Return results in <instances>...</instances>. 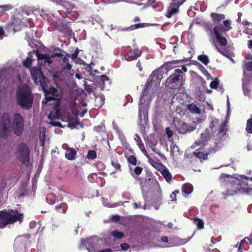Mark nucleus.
<instances>
[{"label":"nucleus","instance_id":"nucleus-1","mask_svg":"<svg viewBox=\"0 0 252 252\" xmlns=\"http://www.w3.org/2000/svg\"><path fill=\"white\" fill-rule=\"evenodd\" d=\"M187 68L182 66L181 69H176L174 73L170 75L165 81V86L170 89H176L184 85L185 81V74L183 71L186 72Z\"/></svg>","mask_w":252,"mask_h":252},{"label":"nucleus","instance_id":"nucleus-2","mask_svg":"<svg viewBox=\"0 0 252 252\" xmlns=\"http://www.w3.org/2000/svg\"><path fill=\"white\" fill-rule=\"evenodd\" d=\"M17 103L23 109L29 110L32 106L33 96L28 90L21 89L16 93Z\"/></svg>","mask_w":252,"mask_h":252},{"label":"nucleus","instance_id":"nucleus-3","mask_svg":"<svg viewBox=\"0 0 252 252\" xmlns=\"http://www.w3.org/2000/svg\"><path fill=\"white\" fill-rule=\"evenodd\" d=\"M233 183L236 185V189L239 192L248 194H252V178L245 175H241L236 178Z\"/></svg>","mask_w":252,"mask_h":252},{"label":"nucleus","instance_id":"nucleus-4","mask_svg":"<svg viewBox=\"0 0 252 252\" xmlns=\"http://www.w3.org/2000/svg\"><path fill=\"white\" fill-rule=\"evenodd\" d=\"M30 148L26 143L21 142L18 145L15 152L16 158L26 166H28L30 164Z\"/></svg>","mask_w":252,"mask_h":252},{"label":"nucleus","instance_id":"nucleus-5","mask_svg":"<svg viewBox=\"0 0 252 252\" xmlns=\"http://www.w3.org/2000/svg\"><path fill=\"white\" fill-rule=\"evenodd\" d=\"M16 212L17 215H12L6 210L0 212V228H4L9 224L13 223L22 220L23 215L19 214L17 210H16Z\"/></svg>","mask_w":252,"mask_h":252},{"label":"nucleus","instance_id":"nucleus-6","mask_svg":"<svg viewBox=\"0 0 252 252\" xmlns=\"http://www.w3.org/2000/svg\"><path fill=\"white\" fill-rule=\"evenodd\" d=\"M30 73L34 83L35 85H40L42 88L47 83L48 80L43 74L40 66L32 67Z\"/></svg>","mask_w":252,"mask_h":252},{"label":"nucleus","instance_id":"nucleus-7","mask_svg":"<svg viewBox=\"0 0 252 252\" xmlns=\"http://www.w3.org/2000/svg\"><path fill=\"white\" fill-rule=\"evenodd\" d=\"M173 123L176 131L181 134L190 133L196 128V125L195 123H194V124L190 125L177 117L174 118Z\"/></svg>","mask_w":252,"mask_h":252},{"label":"nucleus","instance_id":"nucleus-8","mask_svg":"<svg viewBox=\"0 0 252 252\" xmlns=\"http://www.w3.org/2000/svg\"><path fill=\"white\" fill-rule=\"evenodd\" d=\"M10 126V115L7 113H4L0 119V137L2 139H6L7 138Z\"/></svg>","mask_w":252,"mask_h":252},{"label":"nucleus","instance_id":"nucleus-9","mask_svg":"<svg viewBox=\"0 0 252 252\" xmlns=\"http://www.w3.org/2000/svg\"><path fill=\"white\" fill-rule=\"evenodd\" d=\"M24 120L21 114L15 113L13 115V131L17 136H20L23 131Z\"/></svg>","mask_w":252,"mask_h":252},{"label":"nucleus","instance_id":"nucleus-10","mask_svg":"<svg viewBox=\"0 0 252 252\" xmlns=\"http://www.w3.org/2000/svg\"><path fill=\"white\" fill-rule=\"evenodd\" d=\"M48 87L47 83L44 86V88H42L45 94V97L46 101H50L52 100H59V93L57 89L54 87H50L49 89L46 88Z\"/></svg>","mask_w":252,"mask_h":252},{"label":"nucleus","instance_id":"nucleus-11","mask_svg":"<svg viewBox=\"0 0 252 252\" xmlns=\"http://www.w3.org/2000/svg\"><path fill=\"white\" fill-rule=\"evenodd\" d=\"M243 91L245 95L251 97V88L252 87V75L246 74L243 79Z\"/></svg>","mask_w":252,"mask_h":252},{"label":"nucleus","instance_id":"nucleus-12","mask_svg":"<svg viewBox=\"0 0 252 252\" xmlns=\"http://www.w3.org/2000/svg\"><path fill=\"white\" fill-rule=\"evenodd\" d=\"M52 25L56 30L64 34L65 36H70L73 33L72 30L64 22H61L58 24L57 22L54 21L52 23Z\"/></svg>","mask_w":252,"mask_h":252},{"label":"nucleus","instance_id":"nucleus-13","mask_svg":"<svg viewBox=\"0 0 252 252\" xmlns=\"http://www.w3.org/2000/svg\"><path fill=\"white\" fill-rule=\"evenodd\" d=\"M142 51L138 48L127 52L125 56V59L127 61H132L141 56Z\"/></svg>","mask_w":252,"mask_h":252},{"label":"nucleus","instance_id":"nucleus-14","mask_svg":"<svg viewBox=\"0 0 252 252\" xmlns=\"http://www.w3.org/2000/svg\"><path fill=\"white\" fill-rule=\"evenodd\" d=\"M63 148L65 150V157L66 159L69 160H73L76 158L77 153L76 150L73 148L68 147L66 145Z\"/></svg>","mask_w":252,"mask_h":252},{"label":"nucleus","instance_id":"nucleus-15","mask_svg":"<svg viewBox=\"0 0 252 252\" xmlns=\"http://www.w3.org/2000/svg\"><path fill=\"white\" fill-rule=\"evenodd\" d=\"M218 28L217 27H214L213 29L216 38L220 45L223 46H226L227 43V40L225 37L221 36L222 32L218 30Z\"/></svg>","mask_w":252,"mask_h":252},{"label":"nucleus","instance_id":"nucleus-16","mask_svg":"<svg viewBox=\"0 0 252 252\" xmlns=\"http://www.w3.org/2000/svg\"><path fill=\"white\" fill-rule=\"evenodd\" d=\"M223 26L221 24L218 26H216L215 27L218 28V30L221 32H225L232 29L231 26V21L230 20H226L223 21Z\"/></svg>","mask_w":252,"mask_h":252},{"label":"nucleus","instance_id":"nucleus-17","mask_svg":"<svg viewBox=\"0 0 252 252\" xmlns=\"http://www.w3.org/2000/svg\"><path fill=\"white\" fill-rule=\"evenodd\" d=\"M134 139L136 141L137 145L138 146L139 149L144 153L147 158H150V156L147 153L144 144L143 143L140 137L137 134H135Z\"/></svg>","mask_w":252,"mask_h":252},{"label":"nucleus","instance_id":"nucleus-18","mask_svg":"<svg viewBox=\"0 0 252 252\" xmlns=\"http://www.w3.org/2000/svg\"><path fill=\"white\" fill-rule=\"evenodd\" d=\"M161 70L159 69H157L155 70L150 75V77H149L148 79L150 80V81L153 82H158L160 81V75H161Z\"/></svg>","mask_w":252,"mask_h":252},{"label":"nucleus","instance_id":"nucleus-19","mask_svg":"<svg viewBox=\"0 0 252 252\" xmlns=\"http://www.w3.org/2000/svg\"><path fill=\"white\" fill-rule=\"evenodd\" d=\"M236 185L233 182V184L227 189L226 191L223 193L224 197H227L229 195H234L238 190L236 189Z\"/></svg>","mask_w":252,"mask_h":252},{"label":"nucleus","instance_id":"nucleus-20","mask_svg":"<svg viewBox=\"0 0 252 252\" xmlns=\"http://www.w3.org/2000/svg\"><path fill=\"white\" fill-rule=\"evenodd\" d=\"M149 159V163L152 165L155 169L160 172L164 168L165 166L162 164L160 162L157 161L154 159L150 158H147Z\"/></svg>","mask_w":252,"mask_h":252},{"label":"nucleus","instance_id":"nucleus-21","mask_svg":"<svg viewBox=\"0 0 252 252\" xmlns=\"http://www.w3.org/2000/svg\"><path fill=\"white\" fill-rule=\"evenodd\" d=\"M211 17L214 23L219 24L221 21L225 18V16L223 14H218L216 13H212L211 14Z\"/></svg>","mask_w":252,"mask_h":252},{"label":"nucleus","instance_id":"nucleus-22","mask_svg":"<svg viewBox=\"0 0 252 252\" xmlns=\"http://www.w3.org/2000/svg\"><path fill=\"white\" fill-rule=\"evenodd\" d=\"M187 108L192 114H199L201 113L200 109L193 103L187 105Z\"/></svg>","mask_w":252,"mask_h":252},{"label":"nucleus","instance_id":"nucleus-23","mask_svg":"<svg viewBox=\"0 0 252 252\" xmlns=\"http://www.w3.org/2000/svg\"><path fill=\"white\" fill-rule=\"evenodd\" d=\"M182 190L185 195L187 196L193 191V186L189 183L184 184L182 186Z\"/></svg>","mask_w":252,"mask_h":252},{"label":"nucleus","instance_id":"nucleus-24","mask_svg":"<svg viewBox=\"0 0 252 252\" xmlns=\"http://www.w3.org/2000/svg\"><path fill=\"white\" fill-rule=\"evenodd\" d=\"M162 175L165 178V180L170 183L172 181V176L171 174L169 172L168 169L165 167L160 172Z\"/></svg>","mask_w":252,"mask_h":252},{"label":"nucleus","instance_id":"nucleus-25","mask_svg":"<svg viewBox=\"0 0 252 252\" xmlns=\"http://www.w3.org/2000/svg\"><path fill=\"white\" fill-rule=\"evenodd\" d=\"M193 154L196 158L201 161L202 160H206L208 158V156L209 155V153H204L196 150L193 152Z\"/></svg>","mask_w":252,"mask_h":252},{"label":"nucleus","instance_id":"nucleus-26","mask_svg":"<svg viewBox=\"0 0 252 252\" xmlns=\"http://www.w3.org/2000/svg\"><path fill=\"white\" fill-rule=\"evenodd\" d=\"M243 69L246 75H252V61L246 62Z\"/></svg>","mask_w":252,"mask_h":252},{"label":"nucleus","instance_id":"nucleus-27","mask_svg":"<svg viewBox=\"0 0 252 252\" xmlns=\"http://www.w3.org/2000/svg\"><path fill=\"white\" fill-rule=\"evenodd\" d=\"M227 122L226 121H225L221 124L220 127L218 128V134H222V135H225L226 132L228 131V129L227 128Z\"/></svg>","mask_w":252,"mask_h":252},{"label":"nucleus","instance_id":"nucleus-28","mask_svg":"<svg viewBox=\"0 0 252 252\" xmlns=\"http://www.w3.org/2000/svg\"><path fill=\"white\" fill-rule=\"evenodd\" d=\"M67 208V205L65 203H62L55 206V209L58 212L63 214L66 213Z\"/></svg>","mask_w":252,"mask_h":252},{"label":"nucleus","instance_id":"nucleus-29","mask_svg":"<svg viewBox=\"0 0 252 252\" xmlns=\"http://www.w3.org/2000/svg\"><path fill=\"white\" fill-rule=\"evenodd\" d=\"M61 5L64 9V12L66 13H69L72 9V5L68 2L62 1Z\"/></svg>","mask_w":252,"mask_h":252},{"label":"nucleus","instance_id":"nucleus-30","mask_svg":"<svg viewBox=\"0 0 252 252\" xmlns=\"http://www.w3.org/2000/svg\"><path fill=\"white\" fill-rule=\"evenodd\" d=\"M209 134V132L208 131H207L206 133H202L201 135V137L202 139L199 140L198 141H196L194 144V145H192V146H193V147H195V146H198L201 145L203 143L204 141L206 140V138L207 136V135H208Z\"/></svg>","mask_w":252,"mask_h":252},{"label":"nucleus","instance_id":"nucleus-31","mask_svg":"<svg viewBox=\"0 0 252 252\" xmlns=\"http://www.w3.org/2000/svg\"><path fill=\"white\" fill-rule=\"evenodd\" d=\"M147 24L146 23H139L136 24L134 25H131L129 27L126 29L127 31H133L135 29H137L139 28H143L146 26Z\"/></svg>","mask_w":252,"mask_h":252},{"label":"nucleus","instance_id":"nucleus-32","mask_svg":"<svg viewBox=\"0 0 252 252\" xmlns=\"http://www.w3.org/2000/svg\"><path fill=\"white\" fill-rule=\"evenodd\" d=\"M126 158L127 159L128 162L133 165H137V158L134 155L127 156L125 154Z\"/></svg>","mask_w":252,"mask_h":252},{"label":"nucleus","instance_id":"nucleus-33","mask_svg":"<svg viewBox=\"0 0 252 252\" xmlns=\"http://www.w3.org/2000/svg\"><path fill=\"white\" fill-rule=\"evenodd\" d=\"M111 235L115 239H120L124 237V234L122 232L119 231L117 230L112 231L111 232Z\"/></svg>","mask_w":252,"mask_h":252},{"label":"nucleus","instance_id":"nucleus-34","mask_svg":"<svg viewBox=\"0 0 252 252\" xmlns=\"http://www.w3.org/2000/svg\"><path fill=\"white\" fill-rule=\"evenodd\" d=\"M194 222L196 224L198 229H202L204 228V221L203 220L197 218H194Z\"/></svg>","mask_w":252,"mask_h":252},{"label":"nucleus","instance_id":"nucleus-35","mask_svg":"<svg viewBox=\"0 0 252 252\" xmlns=\"http://www.w3.org/2000/svg\"><path fill=\"white\" fill-rule=\"evenodd\" d=\"M111 164L115 168L116 171H114L113 172V174L116 173L117 171H121V165L119 163L118 160L116 159L115 160H112L111 162Z\"/></svg>","mask_w":252,"mask_h":252},{"label":"nucleus","instance_id":"nucleus-36","mask_svg":"<svg viewBox=\"0 0 252 252\" xmlns=\"http://www.w3.org/2000/svg\"><path fill=\"white\" fill-rule=\"evenodd\" d=\"M185 1V0H182L177 1H174L173 2L170 3L169 6L171 7L172 8H173L174 9H175L176 10L179 11V6L181 5Z\"/></svg>","mask_w":252,"mask_h":252},{"label":"nucleus","instance_id":"nucleus-37","mask_svg":"<svg viewBox=\"0 0 252 252\" xmlns=\"http://www.w3.org/2000/svg\"><path fill=\"white\" fill-rule=\"evenodd\" d=\"M246 130L248 133L252 134V115L251 118L247 120Z\"/></svg>","mask_w":252,"mask_h":252},{"label":"nucleus","instance_id":"nucleus-38","mask_svg":"<svg viewBox=\"0 0 252 252\" xmlns=\"http://www.w3.org/2000/svg\"><path fill=\"white\" fill-rule=\"evenodd\" d=\"M119 137L121 140L122 145L123 146H125L126 148H128V147H129V144L127 142L126 137L124 134H123V133L120 134L119 135Z\"/></svg>","mask_w":252,"mask_h":252},{"label":"nucleus","instance_id":"nucleus-39","mask_svg":"<svg viewBox=\"0 0 252 252\" xmlns=\"http://www.w3.org/2000/svg\"><path fill=\"white\" fill-rule=\"evenodd\" d=\"M197 59L205 65H207L209 63V60L207 56L201 55L198 56Z\"/></svg>","mask_w":252,"mask_h":252},{"label":"nucleus","instance_id":"nucleus-40","mask_svg":"<svg viewBox=\"0 0 252 252\" xmlns=\"http://www.w3.org/2000/svg\"><path fill=\"white\" fill-rule=\"evenodd\" d=\"M176 63L177 61H175L166 62L163 64L162 67L165 68L166 71H168L173 67V65Z\"/></svg>","mask_w":252,"mask_h":252},{"label":"nucleus","instance_id":"nucleus-41","mask_svg":"<svg viewBox=\"0 0 252 252\" xmlns=\"http://www.w3.org/2000/svg\"><path fill=\"white\" fill-rule=\"evenodd\" d=\"M35 55L37 58L38 63H40V61L44 60L47 58V54L40 53L38 50L35 52Z\"/></svg>","mask_w":252,"mask_h":252},{"label":"nucleus","instance_id":"nucleus-42","mask_svg":"<svg viewBox=\"0 0 252 252\" xmlns=\"http://www.w3.org/2000/svg\"><path fill=\"white\" fill-rule=\"evenodd\" d=\"M178 12V11L169 6L167 9L166 16L168 18H170L173 15Z\"/></svg>","mask_w":252,"mask_h":252},{"label":"nucleus","instance_id":"nucleus-43","mask_svg":"<svg viewBox=\"0 0 252 252\" xmlns=\"http://www.w3.org/2000/svg\"><path fill=\"white\" fill-rule=\"evenodd\" d=\"M219 124V120L214 118L213 119L210 123L209 125L210 128L211 129L212 131H214L215 130V128L214 127Z\"/></svg>","mask_w":252,"mask_h":252},{"label":"nucleus","instance_id":"nucleus-44","mask_svg":"<svg viewBox=\"0 0 252 252\" xmlns=\"http://www.w3.org/2000/svg\"><path fill=\"white\" fill-rule=\"evenodd\" d=\"M67 122H68V126L70 127L71 128H75V126H76V125H81V126H82V124L81 123H80L78 119H76V120L75 121V124H72L71 123V118L69 117H67Z\"/></svg>","mask_w":252,"mask_h":252},{"label":"nucleus","instance_id":"nucleus-45","mask_svg":"<svg viewBox=\"0 0 252 252\" xmlns=\"http://www.w3.org/2000/svg\"><path fill=\"white\" fill-rule=\"evenodd\" d=\"M79 53V50L78 48L74 51L72 54H66L67 57L70 58L72 60H75L77 59Z\"/></svg>","mask_w":252,"mask_h":252},{"label":"nucleus","instance_id":"nucleus-46","mask_svg":"<svg viewBox=\"0 0 252 252\" xmlns=\"http://www.w3.org/2000/svg\"><path fill=\"white\" fill-rule=\"evenodd\" d=\"M87 157L90 159H94L96 157V152L94 150H89L88 152Z\"/></svg>","mask_w":252,"mask_h":252},{"label":"nucleus","instance_id":"nucleus-47","mask_svg":"<svg viewBox=\"0 0 252 252\" xmlns=\"http://www.w3.org/2000/svg\"><path fill=\"white\" fill-rule=\"evenodd\" d=\"M12 8V6L9 5H0V16L6 11Z\"/></svg>","mask_w":252,"mask_h":252},{"label":"nucleus","instance_id":"nucleus-48","mask_svg":"<svg viewBox=\"0 0 252 252\" xmlns=\"http://www.w3.org/2000/svg\"><path fill=\"white\" fill-rule=\"evenodd\" d=\"M144 96L142 95H140V99H139V115L141 117V113L142 112V110L141 108V107L140 106V105L144 104L145 102V100L144 98Z\"/></svg>","mask_w":252,"mask_h":252},{"label":"nucleus","instance_id":"nucleus-49","mask_svg":"<svg viewBox=\"0 0 252 252\" xmlns=\"http://www.w3.org/2000/svg\"><path fill=\"white\" fill-rule=\"evenodd\" d=\"M32 63V60L30 57H27L26 59V60L23 62V64L24 65L28 68L29 67Z\"/></svg>","mask_w":252,"mask_h":252},{"label":"nucleus","instance_id":"nucleus-50","mask_svg":"<svg viewBox=\"0 0 252 252\" xmlns=\"http://www.w3.org/2000/svg\"><path fill=\"white\" fill-rule=\"evenodd\" d=\"M219 84V80L217 78H216L211 82L210 86L212 89H216L218 88Z\"/></svg>","mask_w":252,"mask_h":252},{"label":"nucleus","instance_id":"nucleus-51","mask_svg":"<svg viewBox=\"0 0 252 252\" xmlns=\"http://www.w3.org/2000/svg\"><path fill=\"white\" fill-rule=\"evenodd\" d=\"M142 171L143 168L140 166H136L133 169V171L136 175H139Z\"/></svg>","mask_w":252,"mask_h":252},{"label":"nucleus","instance_id":"nucleus-52","mask_svg":"<svg viewBox=\"0 0 252 252\" xmlns=\"http://www.w3.org/2000/svg\"><path fill=\"white\" fill-rule=\"evenodd\" d=\"M99 82L103 84L104 83V82L106 81H109V78L105 75H102L100 76L98 78Z\"/></svg>","mask_w":252,"mask_h":252},{"label":"nucleus","instance_id":"nucleus-53","mask_svg":"<svg viewBox=\"0 0 252 252\" xmlns=\"http://www.w3.org/2000/svg\"><path fill=\"white\" fill-rule=\"evenodd\" d=\"M72 65L69 63V62L65 63V64L63 66V69L64 70L69 71L71 70Z\"/></svg>","mask_w":252,"mask_h":252},{"label":"nucleus","instance_id":"nucleus-54","mask_svg":"<svg viewBox=\"0 0 252 252\" xmlns=\"http://www.w3.org/2000/svg\"><path fill=\"white\" fill-rule=\"evenodd\" d=\"M59 112H60L59 110L57 109L56 111L55 115H52V113H51L49 115V117H48L51 120H53L54 119H56L58 117V114H59Z\"/></svg>","mask_w":252,"mask_h":252},{"label":"nucleus","instance_id":"nucleus-55","mask_svg":"<svg viewBox=\"0 0 252 252\" xmlns=\"http://www.w3.org/2000/svg\"><path fill=\"white\" fill-rule=\"evenodd\" d=\"M153 85V82L152 81H150L149 79H148L144 89L145 90H148L149 88Z\"/></svg>","mask_w":252,"mask_h":252},{"label":"nucleus","instance_id":"nucleus-56","mask_svg":"<svg viewBox=\"0 0 252 252\" xmlns=\"http://www.w3.org/2000/svg\"><path fill=\"white\" fill-rule=\"evenodd\" d=\"M166 134L169 138H171L173 135V131L169 127L166 128Z\"/></svg>","mask_w":252,"mask_h":252},{"label":"nucleus","instance_id":"nucleus-57","mask_svg":"<svg viewBox=\"0 0 252 252\" xmlns=\"http://www.w3.org/2000/svg\"><path fill=\"white\" fill-rule=\"evenodd\" d=\"M51 57H49V56L48 55L47 58L44 60V63L45 64L50 65L53 62L52 60L51 59Z\"/></svg>","mask_w":252,"mask_h":252},{"label":"nucleus","instance_id":"nucleus-58","mask_svg":"<svg viewBox=\"0 0 252 252\" xmlns=\"http://www.w3.org/2000/svg\"><path fill=\"white\" fill-rule=\"evenodd\" d=\"M50 124L53 126H58L60 127H63V126H62V124L59 122H56V121L51 122L50 123Z\"/></svg>","mask_w":252,"mask_h":252},{"label":"nucleus","instance_id":"nucleus-59","mask_svg":"<svg viewBox=\"0 0 252 252\" xmlns=\"http://www.w3.org/2000/svg\"><path fill=\"white\" fill-rule=\"evenodd\" d=\"M179 191L178 190H175L170 195V197L172 198V200H176V194L178 193Z\"/></svg>","mask_w":252,"mask_h":252},{"label":"nucleus","instance_id":"nucleus-60","mask_svg":"<svg viewBox=\"0 0 252 252\" xmlns=\"http://www.w3.org/2000/svg\"><path fill=\"white\" fill-rule=\"evenodd\" d=\"M121 248L123 250H127L129 248V246L126 243H122L121 244Z\"/></svg>","mask_w":252,"mask_h":252},{"label":"nucleus","instance_id":"nucleus-61","mask_svg":"<svg viewBox=\"0 0 252 252\" xmlns=\"http://www.w3.org/2000/svg\"><path fill=\"white\" fill-rule=\"evenodd\" d=\"M111 219L115 222L119 221L120 220V217L119 215H113Z\"/></svg>","mask_w":252,"mask_h":252},{"label":"nucleus","instance_id":"nucleus-62","mask_svg":"<svg viewBox=\"0 0 252 252\" xmlns=\"http://www.w3.org/2000/svg\"><path fill=\"white\" fill-rule=\"evenodd\" d=\"M132 205H133V208L134 209H137L139 208H140L141 205V204L140 202H139V203L134 202V203H133Z\"/></svg>","mask_w":252,"mask_h":252},{"label":"nucleus","instance_id":"nucleus-63","mask_svg":"<svg viewBox=\"0 0 252 252\" xmlns=\"http://www.w3.org/2000/svg\"><path fill=\"white\" fill-rule=\"evenodd\" d=\"M63 56V55L62 54V53H53L51 56V57H62Z\"/></svg>","mask_w":252,"mask_h":252},{"label":"nucleus","instance_id":"nucleus-64","mask_svg":"<svg viewBox=\"0 0 252 252\" xmlns=\"http://www.w3.org/2000/svg\"><path fill=\"white\" fill-rule=\"evenodd\" d=\"M242 24L245 27H249L251 25V23L248 22L247 20H244L242 22Z\"/></svg>","mask_w":252,"mask_h":252}]
</instances>
